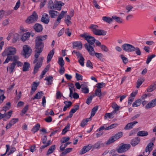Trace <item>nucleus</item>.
Segmentation results:
<instances>
[{"instance_id":"nucleus-1","label":"nucleus","mask_w":156,"mask_h":156,"mask_svg":"<svg viewBox=\"0 0 156 156\" xmlns=\"http://www.w3.org/2000/svg\"><path fill=\"white\" fill-rule=\"evenodd\" d=\"M80 36L86 40L88 43L84 44L85 48L87 50L90 54L91 56H94V48L95 47L94 43L96 39L94 37L87 35V34L84 33L80 35Z\"/></svg>"},{"instance_id":"nucleus-2","label":"nucleus","mask_w":156,"mask_h":156,"mask_svg":"<svg viewBox=\"0 0 156 156\" xmlns=\"http://www.w3.org/2000/svg\"><path fill=\"white\" fill-rule=\"evenodd\" d=\"M41 52H39V51L35 50L34 57L35 58L33 62L34 64L36 63L35 65L34 69V73L35 74L38 71L39 69L40 68L42 64V62L44 60L43 57H41L38 58L40 55V53Z\"/></svg>"},{"instance_id":"nucleus-3","label":"nucleus","mask_w":156,"mask_h":156,"mask_svg":"<svg viewBox=\"0 0 156 156\" xmlns=\"http://www.w3.org/2000/svg\"><path fill=\"white\" fill-rule=\"evenodd\" d=\"M47 35H40L37 36L35 40V50L42 52L43 50L44 46L43 41L46 40L47 38Z\"/></svg>"},{"instance_id":"nucleus-4","label":"nucleus","mask_w":156,"mask_h":156,"mask_svg":"<svg viewBox=\"0 0 156 156\" xmlns=\"http://www.w3.org/2000/svg\"><path fill=\"white\" fill-rule=\"evenodd\" d=\"M16 50L15 48L9 47L6 48L2 53L3 56H8L5 61L3 62L4 64L8 63L9 61L11 60L12 57L9 55H14L16 53Z\"/></svg>"},{"instance_id":"nucleus-5","label":"nucleus","mask_w":156,"mask_h":156,"mask_svg":"<svg viewBox=\"0 0 156 156\" xmlns=\"http://www.w3.org/2000/svg\"><path fill=\"white\" fill-rule=\"evenodd\" d=\"M93 34L96 35L104 36L106 35L107 32L102 30L98 29V27L96 25L91 24L89 27Z\"/></svg>"},{"instance_id":"nucleus-6","label":"nucleus","mask_w":156,"mask_h":156,"mask_svg":"<svg viewBox=\"0 0 156 156\" xmlns=\"http://www.w3.org/2000/svg\"><path fill=\"white\" fill-rule=\"evenodd\" d=\"M23 55L25 58H27L31 54L32 49L28 45H25L23 46Z\"/></svg>"},{"instance_id":"nucleus-7","label":"nucleus","mask_w":156,"mask_h":156,"mask_svg":"<svg viewBox=\"0 0 156 156\" xmlns=\"http://www.w3.org/2000/svg\"><path fill=\"white\" fill-rule=\"evenodd\" d=\"M38 18V16L35 12H34L33 14L28 17L26 21L27 23H32L36 22Z\"/></svg>"},{"instance_id":"nucleus-8","label":"nucleus","mask_w":156,"mask_h":156,"mask_svg":"<svg viewBox=\"0 0 156 156\" xmlns=\"http://www.w3.org/2000/svg\"><path fill=\"white\" fill-rule=\"evenodd\" d=\"M130 147L129 144H124L119 147L116 149L119 153H122L127 151Z\"/></svg>"},{"instance_id":"nucleus-9","label":"nucleus","mask_w":156,"mask_h":156,"mask_svg":"<svg viewBox=\"0 0 156 156\" xmlns=\"http://www.w3.org/2000/svg\"><path fill=\"white\" fill-rule=\"evenodd\" d=\"M123 50L126 52H133L135 49V47L129 44H124L122 45Z\"/></svg>"},{"instance_id":"nucleus-10","label":"nucleus","mask_w":156,"mask_h":156,"mask_svg":"<svg viewBox=\"0 0 156 156\" xmlns=\"http://www.w3.org/2000/svg\"><path fill=\"white\" fill-rule=\"evenodd\" d=\"M47 140V136H44V137L42 138L41 140L43 144H44L41 146L40 149H44L45 148L49 146L51 143V140H48L47 143L46 141Z\"/></svg>"},{"instance_id":"nucleus-11","label":"nucleus","mask_w":156,"mask_h":156,"mask_svg":"<svg viewBox=\"0 0 156 156\" xmlns=\"http://www.w3.org/2000/svg\"><path fill=\"white\" fill-rule=\"evenodd\" d=\"M41 21L44 23L48 24L50 21V17L48 14L44 13L42 16Z\"/></svg>"},{"instance_id":"nucleus-12","label":"nucleus","mask_w":156,"mask_h":156,"mask_svg":"<svg viewBox=\"0 0 156 156\" xmlns=\"http://www.w3.org/2000/svg\"><path fill=\"white\" fill-rule=\"evenodd\" d=\"M156 105V98L150 101L146 106L145 108L146 109L153 108Z\"/></svg>"},{"instance_id":"nucleus-13","label":"nucleus","mask_w":156,"mask_h":156,"mask_svg":"<svg viewBox=\"0 0 156 156\" xmlns=\"http://www.w3.org/2000/svg\"><path fill=\"white\" fill-rule=\"evenodd\" d=\"M55 9L60 10L62 8V6L64 5V4L60 1H57L55 0Z\"/></svg>"},{"instance_id":"nucleus-14","label":"nucleus","mask_w":156,"mask_h":156,"mask_svg":"<svg viewBox=\"0 0 156 156\" xmlns=\"http://www.w3.org/2000/svg\"><path fill=\"white\" fill-rule=\"evenodd\" d=\"M91 148L92 146L90 145L84 146L80 151V154H82L86 153L91 149Z\"/></svg>"},{"instance_id":"nucleus-15","label":"nucleus","mask_w":156,"mask_h":156,"mask_svg":"<svg viewBox=\"0 0 156 156\" xmlns=\"http://www.w3.org/2000/svg\"><path fill=\"white\" fill-rule=\"evenodd\" d=\"M138 123L137 121H134L128 123L124 127L125 130H129L133 128V126Z\"/></svg>"},{"instance_id":"nucleus-16","label":"nucleus","mask_w":156,"mask_h":156,"mask_svg":"<svg viewBox=\"0 0 156 156\" xmlns=\"http://www.w3.org/2000/svg\"><path fill=\"white\" fill-rule=\"evenodd\" d=\"M39 85V83H37L35 82H33L31 90L30 92V94L32 95L37 89V86Z\"/></svg>"},{"instance_id":"nucleus-17","label":"nucleus","mask_w":156,"mask_h":156,"mask_svg":"<svg viewBox=\"0 0 156 156\" xmlns=\"http://www.w3.org/2000/svg\"><path fill=\"white\" fill-rule=\"evenodd\" d=\"M34 28L35 31L37 32H41L43 30L42 25L39 23H36L34 26Z\"/></svg>"},{"instance_id":"nucleus-18","label":"nucleus","mask_w":156,"mask_h":156,"mask_svg":"<svg viewBox=\"0 0 156 156\" xmlns=\"http://www.w3.org/2000/svg\"><path fill=\"white\" fill-rule=\"evenodd\" d=\"M140 141V139L136 137L131 140V144L133 146H135L138 144Z\"/></svg>"},{"instance_id":"nucleus-19","label":"nucleus","mask_w":156,"mask_h":156,"mask_svg":"<svg viewBox=\"0 0 156 156\" xmlns=\"http://www.w3.org/2000/svg\"><path fill=\"white\" fill-rule=\"evenodd\" d=\"M73 48H74L75 47H77L80 49H82V44L80 41H76L73 43Z\"/></svg>"},{"instance_id":"nucleus-20","label":"nucleus","mask_w":156,"mask_h":156,"mask_svg":"<svg viewBox=\"0 0 156 156\" xmlns=\"http://www.w3.org/2000/svg\"><path fill=\"white\" fill-rule=\"evenodd\" d=\"M48 13L51 18H55L56 16L59 14V12L53 10H50L48 11Z\"/></svg>"},{"instance_id":"nucleus-21","label":"nucleus","mask_w":156,"mask_h":156,"mask_svg":"<svg viewBox=\"0 0 156 156\" xmlns=\"http://www.w3.org/2000/svg\"><path fill=\"white\" fill-rule=\"evenodd\" d=\"M16 66V64L15 62H13L9 66V67H7V70L9 71L10 73H13V71Z\"/></svg>"},{"instance_id":"nucleus-22","label":"nucleus","mask_w":156,"mask_h":156,"mask_svg":"<svg viewBox=\"0 0 156 156\" xmlns=\"http://www.w3.org/2000/svg\"><path fill=\"white\" fill-rule=\"evenodd\" d=\"M154 145V144L151 142L150 143L148 144L145 149V152H148V154H149L150 152L152 150V147Z\"/></svg>"},{"instance_id":"nucleus-23","label":"nucleus","mask_w":156,"mask_h":156,"mask_svg":"<svg viewBox=\"0 0 156 156\" xmlns=\"http://www.w3.org/2000/svg\"><path fill=\"white\" fill-rule=\"evenodd\" d=\"M30 36V34L28 32L24 34L22 36L21 39L22 41H24L29 39Z\"/></svg>"},{"instance_id":"nucleus-24","label":"nucleus","mask_w":156,"mask_h":156,"mask_svg":"<svg viewBox=\"0 0 156 156\" xmlns=\"http://www.w3.org/2000/svg\"><path fill=\"white\" fill-rule=\"evenodd\" d=\"M55 149V145H53L50 146L48 150V151L46 155H48L49 154L52 153Z\"/></svg>"},{"instance_id":"nucleus-25","label":"nucleus","mask_w":156,"mask_h":156,"mask_svg":"<svg viewBox=\"0 0 156 156\" xmlns=\"http://www.w3.org/2000/svg\"><path fill=\"white\" fill-rule=\"evenodd\" d=\"M77 58H79L78 61V62L82 66H84V61L85 59L82 55L81 54L80 55H79Z\"/></svg>"},{"instance_id":"nucleus-26","label":"nucleus","mask_w":156,"mask_h":156,"mask_svg":"<svg viewBox=\"0 0 156 156\" xmlns=\"http://www.w3.org/2000/svg\"><path fill=\"white\" fill-rule=\"evenodd\" d=\"M54 54V51L53 50H51L48 53L47 57V62L48 63L51 60Z\"/></svg>"},{"instance_id":"nucleus-27","label":"nucleus","mask_w":156,"mask_h":156,"mask_svg":"<svg viewBox=\"0 0 156 156\" xmlns=\"http://www.w3.org/2000/svg\"><path fill=\"white\" fill-rule=\"evenodd\" d=\"M30 67V64L27 62H25L24 63L23 66V71L24 72L28 71Z\"/></svg>"},{"instance_id":"nucleus-28","label":"nucleus","mask_w":156,"mask_h":156,"mask_svg":"<svg viewBox=\"0 0 156 156\" xmlns=\"http://www.w3.org/2000/svg\"><path fill=\"white\" fill-rule=\"evenodd\" d=\"M148 135V133L146 131H139L137 133V136H145Z\"/></svg>"},{"instance_id":"nucleus-29","label":"nucleus","mask_w":156,"mask_h":156,"mask_svg":"<svg viewBox=\"0 0 156 156\" xmlns=\"http://www.w3.org/2000/svg\"><path fill=\"white\" fill-rule=\"evenodd\" d=\"M114 112H112L111 113H106L105 115L104 119H106L108 118H112L114 117Z\"/></svg>"},{"instance_id":"nucleus-30","label":"nucleus","mask_w":156,"mask_h":156,"mask_svg":"<svg viewBox=\"0 0 156 156\" xmlns=\"http://www.w3.org/2000/svg\"><path fill=\"white\" fill-rule=\"evenodd\" d=\"M64 103L65 104V106L63 108V111H66L67 108L70 107L72 104V102L70 101H65Z\"/></svg>"},{"instance_id":"nucleus-31","label":"nucleus","mask_w":156,"mask_h":156,"mask_svg":"<svg viewBox=\"0 0 156 156\" xmlns=\"http://www.w3.org/2000/svg\"><path fill=\"white\" fill-rule=\"evenodd\" d=\"M91 120V117L83 119L81 122L80 124L81 126L83 127L85 125H87L88 122L90 121Z\"/></svg>"},{"instance_id":"nucleus-32","label":"nucleus","mask_w":156,"mask_h":156,"mask_svg":"<svg viewBox=\"0 0 156 156\" xmlns=\"http://www.w3.org/2000/svg\"><path fill=\"white\" fill-rule=\"evenodd\" d=\"M44 94V93L42 91H40L37 92L34 97L32 98L33 100L37 99H39L41 98V97Z\"/></svg>"},{"instance_id":"nucleus-33","label":"nucleus","mask_w":156,"mask_h":156,"mask_svg":"<svg viewBox=\"0 0 156 156\" xmlns=\"http://www.w3.org/2000/svg\"><path fill=\"white\" fill-rule=\"evenodd\" d=\"M40 127V125L39 123H37L32 129L31 131L34 133L39 130Z\"/></svg>"},{"instance_id":"nucleus-34","label":"nucleus","mask_w":156,"mask_h":156,"mask_svg":"<svg viewBox=\"0 0 156 156\" xmlns=\"http://www.w3.org/2000/svg\"><path fill=\"white\" fill-rule=\"evenodd\" d=\"M70 127V124L69 123H68L65 128L63 129L62 134L63 135L65 134L69 130Z\"/></svg>"},{"instance_id":"nucleus-35","label":"nucleus","mask_w":156,"mask_h":156,"mask_svg":"<svg viewBox=\"0 0 156 156\" xmlns=\"http://www.w3.org/2000/svg\"><path fill=\"white\" fill-rule=\"evenodd\" d=\"M141 103V101L139 99L136 100L133 104L132 106L133 107H136L140 106Z\"/></svg>"},{"instance_id":"nucleus-36","label":"nucleus","mask_w":156,"mask_h":156,"mask_svg":"<svg viewBox=\"0 0 156 156\" xmlns=\"http://www.w3.org/2000/svg\"><path fill=\"white\" fill-rule=\"evenodd\" d=\"M102 20L104 21L110 23L113 20L112 18L109 17L104 16L102 18Z\"/></svg>"},{"instance_id":"nucleus-37","label":"nucleus","mask_w":156,"mask_h":156,"mask_svg":"<svg viewBox=\"0 0 156 156\" xmlns=\"http://www.w3.org/2000/svg\"><path fill=\"white\" fill-rule=\"evenodd\" d=\"M98 108V106H96L94 107L92 109L91 113V116L90 117H92L95 114L96 112L97 111Z\"/></svg>"},{"instance_id":"nucleus-38","label":"nucleus","mask_w":156,"mask_h":156,"mask_svg":"<svg viewBox=\"0 0 156 156\" xmlns=\"http://www.w3.org/2000/svg\"><path fill=\"white\" fill-rule=\"evenodd\" d=\"M113 20H115L116 22L119 23H122V20L120 17L116 16H112Z\"/></svg>"},{"instance_id":"nucleus-39","label":"nucleus","mask_w":156,"mask_h":156,"mask_svg":"<svg viewBox=\"0 0 156 156\" xmlns=\"http://www.w3.org/2000/svg\"><path fill=\"white\" fill-rule=\"evenodd\" d=\"M48 8L52 9H55V4H54L53 1L51 0L49 1L48 4Z\"/></svg>"},{"instance_id":"nucleus-40","label":"nucleus","mask_w":156,"mask_h":156,"mask_svg":"<svg viewBox=\"0 0 156 156\" xmlns=\"http://www.w3.org/2000/svg\"><path fill=\"white\" fill-rule=\"evenodd\" d=\"M19 35L17 34H15L13 35V36L12 40V42L13 43H16L17 40L19 39Z\"/></svg>"},{"instance_id":"nucleus-41","label":"nucleus","mask_w":156,"mask_h":156,"mask_svg":"<svg viewBox=\"0 0 156 156\" xmlns=\"http://www.w3.org/2000/svg\"><path fill=\"white\" fill-rule=\"evenodd\" d=\"M95 96L100 97L102 95V93L101 89H97L95 90Z\"/></svg>"},{"instance_id":"nucleus-42","label":"nucleus","mask_w":156,"mask_h":156,"mask_svg":"<svg viewBox=\"0 0 156 156\" xmlns=\"http://www.w3.org/2000/svg\"><path fill=\"white\" fill-rule=\"evenodd\" d=\"M58 63L61 67L64 66V61L62 57L59 58Z\"/></svg>"},{"instance_id":"nucleus-43","label":"nucleus","mask_w":156,"mask_h":156,"mask_svg":"<svg viewBox=\"0 0 156 156\" xmlns=\"http://www.w3.org/2000/svg\"><path fill=\"white\" fill-rule=\"evenodd\" d=\"M155 56L156 55L155 54H153L150 55V56H148L146 62V63L147 64H148L151 61L152 58L155 57Z\"/></svg>"},{"instance_id":"nucleus-44","label":"nucleus","mask_w":156,"mask_h":156,"mask_svg":"<svg viewBox=\"0 0 156 156\" xmlns=\"http://www.w3.org/2000/svg\"><path fill=\"white\" fill-rule=\"evenodd\" d=\"M156 89V84H154L153 85H151L148 88L147 91L151 92Z\"/></svg>"},{"instance_id":"nucleus-45","label":"nucleus","mask_w":156,"mask_h":156,"mask_svg":"<svg viewBox=\"0 0 156 156\" xmlns=\"http://www.w3.org/2000/svg\"><path fill=\"white\" fill-rule=\"evenodd\" d=\"M116 140L114 136H112L111 137L107 142V144L112 143Z\"/></svg>"},{"instance_id":"nucleus-46","label":"nucleus","mask_w":156,"mask_h":156,"mask_svg":"<svg viewBox=\"0 0 156 156\" xmlns=\"http://www.w3.org/2000/svg\"><path fill=\"white\" fill-rule=\"evenodd\" d=\"M144 80L143 79H138L137 82V85L136 87L138 88L144 82Z\"/></svg>"},{"instance_id":"nucleus-47","label":"nucleus","mask_w":156,"mask_h":156,"mask_svg":"<svg viewBox=\"0 0 156 156\" xmlns=\"http://www.w3.org/2000/svg\"><path fill=\"white\" fill-rule=\"evenodd\" d=\"M53 78V77L52 76H50L48 77L45 78L44 80L48 82V85H51V82L52 81V79Z\"/></svg>"},{"instance_id":"nucleus-48","label":"nucleus","mask_w":156,"mask_h":156,"mask_svg":"<svg viewBox=\"0 0 156 156\" xmlns=\"http://www.w3.org/2000/svg\"><path fill=\"white\" fill-rule=\"evenodd\" d=\"M120 56L123 63L125 64H126L128 62L127 58L125 57L123 55H121Z\"/></svg>"},{"instance_id":"nucleus-49","label":"nucleus","mask_w":156,"mask_h":156,"mask_svg":"<svg viewBox=\"0 0 156 156\" xmlns=\"http://www.w3.org/2000/svg\"><path fill=\"white\" fill-rule=\"evenodd\" d=\"M95 56L98 58L100 60H101V59L103 56L102 54L99 53H95L94 51V56Z\"/></svg>"},{"instance_id":"nucleus-50","label":"nucleus","mask_w":156,"mask_h":156,"mask_svg":"<svg viewBox=\"0 0 156 156\" xmlns=\"http://www.w3.org/2000/svg\"><path fill=\"white\" fill-rule=\"evenodd\" d=\"M61 20L60 18H57L56 21L55 22L54 26H53V28L54 29L59 24Z\"/></svg>"},{"instance_id":"nucleus-51","label":"nucleus","mask_w":156,"mask_h":156,"mask_svg":"<svg viewBox=\"0 0 156 156\" xmlns=\"http://www.w3.org/2000/svg\"><path fill=\"white\" fill-rule=\"evenodd\" d=\"M122 136V133L121 132H120L117 133L114 136L116 138V140L120 138Z\"/></svg>"},{"instance_id":"nucleus-52","label":"nucleus","mask_w":156,"mask_h":156,"mask_svg":"<svg viewBox=\"0 0 156 156\" xmlns=\"http://www.w3.org/2000/svg\"><path fill=\"white\" fill-rule=\"evenodd\" d=\"M94 96H95V95H93V96L91 95L87 99L86 103L88 105L90 104Z\"/></svg>"},{"instance_id":"nucleus-53","label":"nucleus","mask_w":156,"mask_h":156,"mask_svg":"<svg viewBox=\"0 0 156 156\" xmlns=\"http://www.w3.org/2000/svg\"><path fill=\"white\" fill-rule=\"evenodd\" d=\"M86 66L91 69L93 68L92 64L89 60H88L87 62Z\"/></svg>"},{"instance_id":"nucleus-54","label":"nucleus","mask_w":156,"mask_h":156,"mask_svg":"<svg viewBox=\"0 0 156 156\" xmlns=\"http://www.w3.org/2000/svg\"><path fill=\"white\" fill-rule=\"evenodd\" d=\"M97 85L96 87L98 89H101V88H102L103 87H105V83L103 82L98 83L97 84Z\"/></svg>"},{"instance_id":"nucleus-55","label":"nucleus","mask_w":156,"mask_h":156,"mask_svg":"<svg viewBox=\"0 0 156 156\" xmlns=\"http://www.w3.org/2000/svg\"><path fill=\"white\" fill-rule=\"evenodd\" d=\"M112 108L114 109V111L115 112L118 111L119 108V106L115 103L112 104Z\"/></svg>"},{"instance_id":"nucleus-56","label":"nucleus","mask_w":156,"mask_h":156,"mask_svg":"<svg viewBox=\"0 0 156 156\" xmlns=\"http://www.w3.org/2000/svg\"><path fill=\"white\" fill-rule=\"evenodd\" d=\"M135 49L134 51H135V53L136 55H141V52L139 48L137 47H135Z\"/></svg>"},{"instance_id":"nucleus-57","label":"nucleus","mask_w":156,"mask_h":156,"mask_svg":"<svg viewBox=\"0 0 156 156\" xmlns=\"http://www.w3.org/2000/svg\"><path fill=\"white\" fill-rule=\"evenodd\" d=\"M79 108V105H76L74 107V108H72L71 109L70 111L71 112L74 113L77 110H78Z\"/></svg>"},{"instance_id":"nucleus-58","label":"nucleus","mask_w":156,"mask_h":156,"mask_svg":"<svg viewBox=\"0 0 156 156\" xmlns=\"http://www.w3.org/2000/svg\"><path fill=\"white\" fill-rule=\"evenodd\" d=\"M117 124H113L105 128L106 130H108L112 129L116 126Z\"/></svg>"},{"instance_id":"nucleus-59","label":"nucleus","mask_w":156,"mask_h":156,"mask_svg":"<svg viewBox=\"0 0 156 156\" xmlns=\"http://www.w3.org/2000/svg\"><path fill=\"white\" fill-rule=\"evenodd\" d=\"M76 79L77 80H82V76L80 74H78V73H76Z\"/></svg>"},{"instance_id":"nucleus-60","label":"nucleus","mask_w":156,"mask_h":156,"mask_svg":"<svg viewBox=\"0 0 156 156\" xmlns=\"http://www.w3.org/2000/svg\"><path fill=\"white\" fill-rule=\"evenodd\" d=\"M92 2L96 8L98 9H99L100 8V6L98 4L96 0H93Z\"/></svg>"},{"instance_id":"nucleus-61","label":"nucleus","mask_w":156,"mask_h":156,"mask_svg":"<svg viewBox=\"0 0 156 156\" xmlns=\"http://www.w3.org/2000/svg\"><path fill=\"white\" fill-rule=\"evenodd\" d=\"M66 12L67 11H62L61 12L60 15L58 16V18H60V19L61 20L63 18L64 14L66 13Z\"/></svg>"},{"instance_id":"nucleus-62","label":"nucleus","mask_w":156,"mask_h":156,"mask_svg":"<svg viewBox=\"0 0 156 156\" xmlns=\"http://www.w3.org/2000/svg\"><path fill=\"white\" fill-rule=\"evenodd\" d=\"M29 107V106L28 105H26L25 107L23 108V110L22 111V112L23 114L21 115H23L24 114H25L27 110L28 109Z\"/></svg>"},{"instance_id":"nucleus-63","label":"nucleus","mask_w":156,"mask_h":156,"mask_svg":"<svg viewBox=\"0 0 156 156\" xmlns=\"http://www.w3.org/2000/svg\"><path fill=\"white\" fill-rule=\"evenodd\" d=\"M81 91L85 94H87L89 92V89L86 87H82L81 88Z\"/></svg>"},{"instance_id":"nucleus-64","label":"nucleus","mask_w":156,"mask_h":156,"mask_svg":"<svg viewBox=\"0 0 156 156\" xmlns=\"http://www.w3.org/2000/svg\"><path fill=\"white\" fill-rule=\"evenodd\" d=\"M69 137H64L62 138V140H61L60 141L62 143H64L66 142L69 140Z\"/></svg>"}]
</instances>
